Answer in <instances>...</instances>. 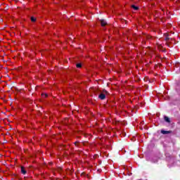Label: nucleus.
<instances>
[{
	"label": "nucleus",
	"mask_w": 180,
	"mask_h": 180,
	"mask_svg": "<svg viewBox=\"0 0 180 180\" xmlns=\"http://www.w3.org/2000/svg\"><path fill=\"white\" fill-rule=\"evenodd\" d=\"M106 95H108V91L106 90H103V92L99 94L98 98L103 101V99L106 98Z\"/></svg>",
	"instance_id": "obj_1"
},
{
	"label": "nucleus",
	"mask_w": 180,
	"mask_h": 180,
	"mask_svg": "<svg viewBox=\"0 0 180 180\" xmlns=\"http://www.w3.org/2000/svg\"><path fill=\"white\" fill-rule=\"evenodd\" d=\"M101 26H106L107 23L104 20H101Z\"/></svg>",
	"instance_id": "obj_2"
},
{
	"label": "nucleus",
	"mask_w": 180,
	"mask_h": 180,
	"mask_svg": "<svg viewBox=\"0 0 180 180\" xmlns=\"http://www.w3.org/2000/svg\"><path fill=\"white\" fill-rule=\"evenodd\" d=\"M165 120L167 122V123H171V120H169V117L165 116Z\"/></svg>",
	"instance_id": "obj_3"
},
{
	"label": "nucleus",
	"mask_w": 180,
	"mask_h": 180,
	"mask_svg": "<svg viewBox=\"0 0 180 180\" xmlns=\"http://www.w3.org/2000/svg\"><path fill=\"white\" fill-rule=\"evenodd\" d=\"M169 131H164V130L161 131L162 134H169Z\"/></svg>",
	"instance_id": "obj_4"
},
{
	"label": "nucleus",
	"mask_w": 180,
	"mask_h": 180,
	"mask_svg": "<svg viewBox=\"0 0 180 180\" xmlns=\"http://www.w3.org/2000/svg\"><path fill=\"white\" fill-rule=\"evenodd\" d=\"M21 172L25 175L26 174V170L25 169V167H21Z\"/></svg>",
	"instance_id": "obj_5"
},
{
	"label": "nucleus",
	"mask_w": 180,
	"mask_h": 180,
	"mask_svg": "<svg viewBox=\"0 0 180 180\" xmlns=\"http://www.w3.org/2000/svg\"><path fill=\"white\" fill-rule=\"evenodd\" d=\"M131 8H133V9H134V11H138L139 10V7H137V6H136L134 5H132Z\"/></svg>",
	"instance_id": "obj_6"
},
{
	"label": "nucleus",
	"mask_w": 180,
	"mask_h": 180,
	"mask_svg": "<svg viewBox=\"0 0 180 180\" xmlns=\"http://www.w3.org/2000/svg\"><path fill=\"white\" fill-rule=\"evenodd\" d=\"M76 67H77V68H81V67H82V65H81V63H77V64L76 65Z\"/></svg>",
	"instance_id": "obj_7"
},
{
	"label": "nucleus",
	"mask_w": 180,
	"mask_h": 180,
	"mask_svg": "<svg viewBox=\"0 0 180 180\" xmlns=\"http://www.w3.org/2000/svg\"><path fill=\"white\" fill-rule=\"evenodd\" d=\"M31 20H32V22H36V18L32 17Z\"/></svg>",
	"instance_id": "obj_8"
},
{
	"label": "nucleus",
	"mask_w": 180,
	"mask_h": 180,
	"mask_svg": "<svg viewBox=\"0 0 180 180\" xmlns=\"http://www.w3.org/2000/svg\"><path fill=\"white\" fill-rule=\"evenodd\" d=\"M42 96H44L45 98H47V94H42Z\"/></svg>",
	"instance_id": "obj_9"
}]
</instances>
